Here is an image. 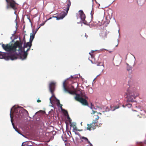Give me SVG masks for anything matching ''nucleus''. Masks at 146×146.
<instances>
[{
    "instance_id": "obj_1",
    "label": "nucleus",
    "mask_w": 146,
    "mask_h": 146,
    "mask_svg": "<svg viewBox=\"0 0 146 146\" xmlns=\"http://www.w3.org/2000/svg\"><path fill=\"white\" fill-rule=\"evenodd\" d=\"M23 43L21 41H16L14 44H2V47L6 51L15 52L16 50L21 51L22 50Z\"/></svg>"
},
{
    "instance_id": "obj_2",
    "label": "nucleus",
    "mask_w": 146,
    "mask_h": 146,
    "mask_svg": "<svg viewBox=\"0 0 146 146\" xmlns=\"http://www.w3.org/2000/svg\"><path fill=\"white\" fill-rule=\"evenodd\" d=\"M90 108L93 111L92 113H91V114H94V115H93V117H94L96 116L97 118H96V119L92 122L90 124H87V125L88 127L87 128V129L89 130H94L95 129L96 124L97 123L98 121V120L99 118L98 114L102 115V113L100 112H97V111L94 110L97 109V108H95L92 104V103L91 104Z\"/></svg>"
},
{
    "instance_id": "obj_3",
    "label": "nucleus",
    "mask_w": 146,
    "mask_h": 146,
    "mask_svg": "<svg viewBox=\"0 0 146 146\" xmlns=\"http://www.w3.org/2000/svg\"><path fill=\"white\" fill-rule=\"evenodd\" d=\"M126 94L128 96L127 101L131 102H134L133 99L135 98L139 95V94L138 93L131 88L128 89L127 90Z\"/></svg>"
},
{
    "instance_id": "obj_4",
    "label": "nucleus",
    "mask_w": 146,
    "mask_h": 146,
    "mask_svg": "<svg viewBox=\"0 0 146 146\" xmlns=\"http://www.w3.org/2000/svg\"><path fill=\"white\" fill-rule=\"evenodd\" d=\"M69 1L67 3V5L66 6V9H64V10L66 11V12L62 11L61 13V15L60 17H57L56 16H53L49 18L48 20H50L52 18H56L57 20H59L60 19H63L67 14L68 11L70 7V6L71 4V2L70 1V0H68Z\"/></svg>"
},
{
    "instance_id": "obj_5",
    "label": "nucleus",
    "mask_w": 146,
    "mask_h": 146,
    "mask_svg": "<svg viewBox=\"0 0 146 146\" xmlns=\"http://www.w3.org/2000/svg\"><path fill=\"white\" fill-rule=\"evenodd\" d=\"M83 96L84 98L81 96L80 94H76L75 99L77 101L80 102L83 105L87 106L88 105V103L87 100L88 98L85 96Z\"/></svg>"
},
{
    "instance_id": "obj_6",
    "label": "nucleus",
    "mask_w": 146,
    "mask_h": 146,
    "mask_svg": "<svg viewBox=\"0 0 146 146\" xmlns=\"http://www.w3.org/2000/svg\"><path fill=\"white\" fill-rule=\"evenodd\" d=\"M7 3V9L12 8L14 10L17 9V3L13 0H9L6 2Z\"/></svg>"
},
{
    "instance_id": "obj_7",
    "label": "nucleus",
    "mask_w": 146,
    "mask_h": 146,
    "mask_svg": "<svg viewBox=\"0 0 146 146\" xmlns=\"http://www.w3.org/2000/svg\"><path fill=\"white\" fill-rule=\"evenodd\" d=\"M56 83L53 82H50L49 84V89L51 93H53L55 89Z\"/></svg>"
},
{
    "instance_id": "obj_8",
    "label": "nucleus",
    "mask_w": 146,
    "mask_h": 146,
    "mask_svg": "<svg viewBox=\"0 0 146 146\" xmlns=\"http://www.w3.org/2000/svg\"><path fill=\"white\" fill-rule=\"evenodd\" d=\"M63 87L64 90L65 91L68 92L71 94H75V91L69 90L66 88L65 85V81L63 83Z\"/></svg>"
},
{
    "instance_id": "obj_9",
    "label": "nucleus",
    "mask_w": 146,
    "mask_h": 146,
    "mask_svg": "<svg viewBox=\"0 0 146 146\" xmlns=\"http://www.w3.org/2000/svg\"><path fill=\"white\" fill-rule=\"evenodd\" d=\"M32 42H31L29 41V42L27 43L24 42V48H27L28 47H29L27 50L26 52H28V51L30 50L32 46Z\"/></svg>"
},
{
    "instance_id": "obj_10",
    "label": "nucleus",
    "mask_w": 146,
    "mask_h": 146,
    "mask_svg": "<svg viewBox=\"0 0 146 146\" xmlns=\"http://www.w3.org/2000/svg\"><path fill=\"white\" fill-rule=\"evenodd\" d=\"M79 13L80 18L82 21H84L86 18V16L83 11L82 10H80L79 11Z\"/></svg>"
},
{
    "instance_id": "obj_11",
    "label": "nucleus",
    "mask_w": 146,
    "mask_h": 146,
    "mask_svg": "<svg viewBox=\"0 0 146 146\" xmlns=\"http://www.w3.org/2000/svg\"><path fill=\"white\" fill-rule=\"evenodd\" d=\"M100 37H101L102 39H105L107 37V35L106 32H103L100 34Z\"/></svg>"
},
{
    "instance_id": "obj_12",
    "label": "nucleus",
    "mask_w": 146,
    "mask_h": 146,
    "mask_svg": "<svg viewBox=\"0 0 146 146\" xmlns=\"http://www.w3.org/2000/svg\"><path fill=\"white\" fill-rule=\"evenodd\" d=\"M27 52H26V51H24V53L22 54H21V58L22 59H25L27 56Z\"/></svg>"
},
{
    "instance_id": "obj_13",
    "label": "nucleus",
    "mask_w": 146,
    "mask_h": 146,
    "mask_svg": "<svg viewBox=\"0 0 146 146\" xmlns=\"http://www.w3.org/2000/svg\"><path fill=\"white\" fill-rule=\"evenodd\" d=\"M138 112L141 115H145L146 114V112L143 110H140L138 111Z\"/></svg>"
},
{
    "instance_id": "obj_14",
    "label": "nucleus",
    "mask_w": 146,
    "mask_h": 146,
    "mask_svg": "<svg viewBox=\"0 0 146 146\" xmlns=\"http://www.w3.org/2000/svg\"><path fill=\"white\" fill-rule=\"evenodd\" d=\"M9 58L12 60L16 59L17 58L15 55H11L9 56Z\"/></svg>"
},
{
    "instance_id": "obj_15",
    "label": "nucleus",
    "mask_w": 146,
    "mask_h": 146,
    "mask_svg": "<svg viewBox=\"0 0 146 146\" xmlns=\"http://www.w3.org/2000/svg\"><path fill=\"white\" fill-rule=\"evenodd\" d=\"M35 35V34H34L33 33L32 34H31V35L30 41L31 42H32L34 38Z\"/></svg>"
},
{
    "instance_id": "obj_16",
    "label": "nucleus",
    "mask_w": 146,
    "mask_h": 146,
    "mask_svg": "<svg viewBox=\"0 0 146 146\" xmlns=\"http://www.w3.org/2000/svg\"><path fill=\"white\" fill-rule=\"evenodd\" d=\"M82 139H84L86 141H87L88 143H89V144L90 145L92 146V144L90 143V142L89 141L88 139L87 138L84 137H82Z\"/></svg>"
},
{
    "instance_id": "obj_17",
    "label": "nucleus",
    "mask_w": 146,
    "mask_h": 146,
    "mask_svg": "<svg viewBox=\"0 0 146 146\" xmlns=\"http://www.w3.org/2000/svg\"><path fill=\"white\" fill-rule=\"evenodd\" d=\"M119 108V106H117L114 107H111V110H112V111H114L115 110L118 108Z\"/></svg>"
},
{
    "instance_id": "obj_18",
    "label": "nucleus",
    "mask_w": 146,
    "mask_h": 146,
    "mask_svg": "<svg viewBox=\"0 0 146 146\" xmlns=\"http://www.w3.org/2000/svg\"><path fill=\"white\" fill-rule=\"evenodd\" d=\"M94 52V51L92 50V51L91 52H89V54L90 55L91 58H92V59H94V55L93 54Z\"/></svg>"
},
{
    "instance_id": "obj_19",
    "label": "nucleus",
    "mask_w": 146,
    "mask_h": 146,
    "mask_svg": "<svg viewBox=\"0 0 146 146\" xmlns=\"http://www.w3.org/2000/svg\"><path fill=\"white\" fill-rule=\"evenodd\" d=\"M70 125L71 127H73L76 125V124L75 123H72L71 121H70Z\"/></svg>"
},
{
    "instance_id": "obj_20",
    "label": "nucleus",
    "mask_w": 146,
    "mask_h": 146,
    "mask_svg": "<svg viewBox=\"0 0 146 146\" xmlns=\"http://www.w3.org/2000/svg\"><path fill=\"white\" fill-rule=\"evenodd\" d=\"M12 110V109H11V113H10V117H11V121L12 122V125H13V126L14 127V124L13 122V117H12L11 116V112Z\"/></svg>"
},
{
    "instance_id": "obj_21",
    "label": "nucleus",
    "mask_w": 146,
    "mask_h": 146,
    "mask_svg": "<svg viewBox=\"0 0 146 146\" xmlns=\"http://www.w3.org/2000/svg\"><path fill=\"white\" fill-rule=\"evenodd\" d=\"M66 111V113L67 114V118L69 120V122H70V121H71L72 120L71 119L68 113V112H67V111Z\"/></svg>"
},
{
    "instance_id": "obj_22",
    "label": "nucleus",
    "mask_w": 146,
    "mask_h": 146,
    "mask_svg": "<svg viewBox=\"0 0 146 146\" xmlns=\"http://www.w3.org/2000/svg\"><path fill=\"white\" fill-rule=\"evenodd\" d=\"M51 93L52 94V96L49 99V100H50V102H51L52 101V99H51L52 98V97L54 96V92H53V93Z\"/></svg>"
},
{
    "instance_id": "obj_23",
    "label": "nucleus",
    "mask_w": 146,
    "mask_h": 146,
    "mask_svg": "<svg viewBox=\"0 0 146 146\" xmlns=\"http://www.w3.org/2000/svg\"><path fill=\"white\" fill-rule=\"evenodd\" d=\"M57 105L58 107L59 106H60V105H61V104H60V103L59 100L57 99Z\"/></svg>"
},
{
    "instance_id": "obj_24",
    "label": "nucleus",
    "mask_w": 146,
    "mask_h": 146,
    "mask_svg": "<svg viewBox=\"0 0 146 146\" xmlns=\"http://www.w3.org/2000/svg\"><path fill=\"white\" fill-rule=\"evenodd\" d=\"M73 130H75V131H80V130H78L77 129V127H76V125H75V126L73 127Z\"/></svg>"
},
{
    "instance_id": "obj_25",
    "label": "nucleus",
    "mask_w": 146,
    "mask_h": 146,
    "mask_svg": "<svg viewBox=\"0 0 146 146\" xmlns=\"http://www.w3.org/2000/svg\"><path fill=\"white\" fill-rule=\"evenodd\" d=\"M58 107H59L60 108L61 110L62 111H66L64 109H63L62 108V104L61 105H60V106H59Z\"/></svg>"
},
{
    "instance_id": "obj_26",
    "label": "nucleus",
    "mask_w": 146,
    "mask_h": 146,
    "mask_svg": "<svg viewBox=\"0 0 146 146\" xmlns=\"http://www.w3.org/2000/svg\"><path fill=\"white\" fill-rule=\"evenodd\" d=\"M16 115H17L18 118H21V114H19V113H17Z\"/></svg>"
},
{
    "instance_id": "obj_27",
    "label": "nucleus",
    "mask_w": 146,
    "mask_h": 146,
    "mask_svg": "<svg viewBox=\"0 0 146 146\" xmlns=\"http://www.w3.org/2000/svg\"><path fill=\"white\" fill-rule=\"evenodd\" d=\"M30 143H31V144H32V143H31V141H29L28 142V143L27 144V146H32V145H30Z\"/></svg>"
},
{
    "instance_id": "obj_28",
    "label": "nucleus",
    "mask_w": 146,
    "mask_h": 146,
    "mask_svg": "<svg viewBox=\"0 0 146 146\" xmlns=\"http://www.w3.org/2000/svg\"><path fill=\"white\" fill-rule=\"evenodd\" d=\"M139 144L140 146H143V145H144L143 143L142 142H141V143H139Z\"/></svg>"
},
{
    "instance_id": "obj_29",
    "label": "nucleus",
    "mask_w": 146,
    "mask_h": 146,
    "mask_svg": "<svg viewBox=\"0 0 146 146\" xmlns=\"http://www.w3.org/2000/svg\"><path fill=\"white\" fill-rule=\"evenodd\" d=\"M91 61L92 62V63H95V64H96L97 63V61H94V62L93 60H91Z\"/></svg>"
},
{
    "instance_id": "obj_30",
    "label": "nucleus",
    "mask_w": 146,
    "mask_h": 146,
    "mask_svg": "<svg viewBox=\"0 0 146 146\" xmlns=\"http://www.w3.org/2000/svg\"><path fill=\"white\" fill-rule=\"evenodd\" d=\"M101 64V62H98V63H97V66H100V64Z\"/></svg>"
},
{
    "instance_id": "obj_31",
    "label": "nucleus",
    "mask_w": 146,
    "mask_h": 146,
    "mask_svg": "<svg viewBox=\"0 0 146 146\" xmlns=\"http://www.w3.org/2000/svg\"><path fill=\"white\" fill-rule=\"evenodd\" d=\"M71 87H72V88L73 89V90H75V89H76V88H74V86H73V85H72Z\"/></svg>"
},
{
    "instance_id": "obj_32",
    "label": "nucleus",
    "mask_w": 146,
    "mask_h": 146,
    "mask_svg": "<svg viewBox=\"0 0 146 146\" xmlns=\"http://www.w3.org/2000/svg\"><path fill=\"white\" fill-rule=\"evenodd\" d=\"M37 102L38 103H39V102H41V101L39 99H38L37 100Z\"/></svg>"
},
{
    "instance_id": "obj_33",
    "label": "nucleus",
    "mask_w": 146,
    "mask_h": 146,
    "mask_svg": "<svg viewBox=\"0 0 146 146\" xmlns=\"http://www.w3.org/2000/svg\"><path fill=\"white\" fill-rule=\"evenodd\" d=\"M15 130L17 132H18L19 133V130L17 129H15Z\"/></svg>"
},
{
    "instance_id": "obj_34",
    "label": "nucleus",
    "mask_w": 146,
    "mask_h": 146,
    "mask_svg": "<svg viewBox=\"0 0 146 146\" xmlns=\"http://www.w3.org/2000/svg\"><path fill=\"white\" fill-rule=\"evenodd\" d=\"M23 40L24 41H25V42H25V37L24 36L23 38Z\"/></svg>"
},
{
    "instance_id": "obj_35",
    "label": "nucleus",
    "mask_w": 146,
    "mask_h": 146,
    "mask_svg": "<svg viewBox=\"0 0 146 146\" xmlns=\"http://www.w3.org/2000/svg\"><path fill=\"white\" fill-rule=\"evenodd\" d=\"M128 105L130 107H131V104H129Z\"/></svg>"
},
{
    "instance_id": "obj_36",
    "label": "nucleus",
    "mask_w": 146,
    "mask_h": 146,
    "mask_svg": "<svg viewBox=\"0 0 146 146\" xmlns=\"http://www.w3.org/2000/svg\"><path fill=\"white\" fill-rule=\"evenodd\" d=\"M144 143L146 145V140L144 141Z\"/></svg>"
},
{
    "instance_id": "obj_37",
    "label": "nucleus",
    "mask_w": 146,
    "mask_h": 146,
    "mask_svg": "<svg viewBox=\"0 0 146 146\" xmlns=\"http://www.w3.org/2000/svg\"><path fill=\"white\" fill-rule=\"evenodd\" d=\"M85 36L86 37V38L88 37V36L86 35V34H85Z\"/></svg>"
},
{
    "instance_id": "obj_38",
    "label": "nucleus",
    "mask_w": 146,
    "mask_h": 146,
    "mask_svg": "<svg viewBox=\"0 0 146 146\" xmlns=\"http://www.w3.org/2000/svg\"><path fill=\"white\" fill-rule=\"evenodd\" d=\"M76 88L78 86V84H77V83H76Z\"/></svg>"
},
{
    "instance_id": "obj_39",
    "label": "nucleus",
    "mask_w": 146,
    "mask_h": 146,
    "mask_svg": "<svg viewBox=\"0 0 146 146\" xmlns=\"http://www.w3.org/2000/svg\"><path fill=\"white\" fill-rule=\"evenodd\" d=\"M95 118V119H96V118H97V116H95V117H94Z\"/></svg>"
},
{
    "instance_id": "obj_40",
    "label": "nucleus",
    "mask_w": 146,
    "mask_h": 146,
    "mask_svg": "<svg viewBox=\"0 0 146 146\" xmlns=\"http://www.w3.org/2000/svg\"><path fill=\"white\" fill-rule=\"evenodd\" d=\"M71 78H74L72 76H71Z\"/></svg>"
},
{
    "instance_id": "obj_41",
    "label": "nucleus",
    "mask_w": 146,
    "mask_h": 146,
    "mask_svg": "<svg viewBox=\"0 0 146 146\" xmlns=\"http://www.w3.org/2000/svg\"><path fill=\"white\" fill-rule=\"evenodd\" d=\"M17 110V109H15V112Z\"/></svg>"
},
{
    "instance_id": "obj_42",
    "label": "nucleus",
    "mask_w": 146,
    "mask_h": 146,
    "mask_svg": "<svg viewBox=\"0 0 146 146\" xmlns=\"http://www.w3.org/2000/svg\"><path fill=\"white\" fill-rule=\"evenodd\" d=\"M22 146H24V145H23V143H22Z\"/></svg>"
},
{
    "instance_id": "obj_43",
    "label": "nucleus",
    "mask_w": 146,
    "mask_h": 146,
    "mask_svg": "<svg viewBox=\"0 0 146 146\" xmlns=\"http://www.w3.org/2000/svg\"><path fill=\"white\" fill-rule=\"evenodd\" d=\"M44 24H41L40 25H43Z\"/></svg>"
},
{
    "instance_id": "obj_44",
    "label": "nucleus",
    "mask_w": 146,
    "mask_h": 146,
    "mask_svg": "<svg viewBox=\"0 0 146 146\" xmlns=\"http://www.w3.org/2000/svg\"><path fill=\"white\" fill-rule=\"evenodd\" d=\"M90 145V146H92V145ZM92 146H93L92 145Z\"/></svg>"
}]
</instances>
